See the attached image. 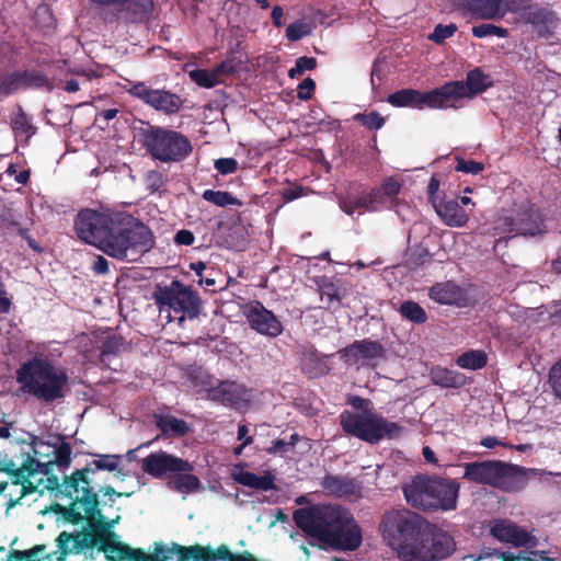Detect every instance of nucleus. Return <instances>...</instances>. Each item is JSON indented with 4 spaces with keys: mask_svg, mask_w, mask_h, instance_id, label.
<instances>
[{
    "mask_svg": "<svg viewBox=\"0 0 561 561\" xmlns=\"http://www.w3.org/2000/svg\"><path fill=\"white\" fill-rule=\"evenodd\" d=\"M140 561H184V554L178 546L157 545L153 553L141 551Z\"/></svg>",
    "mask_w": 561,
    "mask_h": 561,
    "instance_id": "obj_34",
    "label": "nucleus"
},
{
    "mask_svg": "<svg viewBox=\"0 0 561 561\" xmlns=\"http://www.w3.org/2000/svg\"><path fill=\"white\" fill-rule=\"evenodd\" d=\"M156 424L162 433L172 436H182L188 432L187 423L172 415L158 416L156 419Z\"/></svg>",
    "mask_w": 561,
    "mask_h": 561,
    "instance_id": "obj_37",
    "label": "nucleus"
},
{
    "mask_svg": "<svg viewBox=\"0 0 561 561\" xmlns=\"http://www.w3.org/2000/svg\"><path fill=\"white\" fill-rule=\"evenodd\" d=\"M152 299L160 313H167L172 320V313L183 322L185 318L193 319L199 314L201 299L198 295L180 280H172L169 285H157Z\"/></svg>",
    "mask_w": 561,
    "mask_h": 561,
    "instance_id": "obj_8",
    "label": "nucleus"
},
{
    "mask_svg": "<svg viewBox=\"0 0 561 561\" xmlns=\"http://www.w3.org/2000/svg\"><path fill=\"white\" fill-rule=\"evenodd\" d=\"M20 391L33 396L41 402L64 399L69 391L67 373L53 362L33 357L16 370Z\"/></svg>",
    "mask_w": 561,
    "mask_h": 561,
    "instance_id": "obj_3",
    "label": "nucleus"
},
{
    "mask_svg": "<svg viewBox=\"0 0 561 561\" xmlns=\"http://www.w3.org/2000/svg\"><path fill=\"white\" fill-rule=\"evenodd\" d=\"M90 472H94V470L91 468L77 470L62 483V492L72 499L70 512L77 519L90 520L96 512L98 496L88 479Z\"/></svg>",
    "mask_w": 561,
    "mask_h": 561,
    "instance_id": "obj_10",
    "label": "nucleus"
},
{
    "mask_svg": "<svg viewBox=\"0 0 561 561\" xmlns=\"http://www.w3.org/2000/svg\"><path fill=\"white\" fill-rule=\"evenodd\" d=\"M354 119L370 129H379L383 126L385 123V119L377 112L356 114L354 115Z\"/></svg>",
    "mask_w": 561,
    "mask_h": 561,
    "instance_id": "obj_47",
    "label": "nucleus"
},
{
    "mask_svg": "<svg viewBox=\"0 0 561 561\" xmlns=\"http://www.w3.org/2000/svg\"><path fill=\"white\" fill-rule=\"evenodd\" d=\"M214 165H215V169L220 174L226 175V174H231L237 171L238 162L233 158H220L215 161Z\"/></svg>",
    "mask_w": 561,
    "mask_h": 561,
    "instance_id": "obj_54",
    "label": "nucleus"
},
{
    "mask_svg": "<svg viewBox=\"0 0 561 561\" xmlns=\"http://www.w3.org/2000/svg\"><path fill=\"white\" fill-rule=\"evenodd\" d=\"M247 319L250 327L260 334L276 337L283 332L280 321L261 304L251 307L247 313Z\"/></svg>",
    "mask_w": 561,
    "mask_h": 561,
    "instance_id": "obj_23",
    "label": "nucleus"
},
{
    "mask_svg": "<svg viewBox=\"0 0 561 561\" xmlns=\"http://www.w3.org/2000/svg\"><path fill=\"white\" fill-rule=\"evenodd\" d=\"M486 354L481 350H471L460 355L456 363L463 369L477 370L486 365Z\"/></svg>",
    "mask_w": 561,
    "mask_h": 561,
    "instance_id": "obj_39",
    "label": "nucleus"
},
{
    "mask_svg": "<svg viewBox=\"0 0 561 561\" xmlns=\"http://www.w3.org/2000/svg\"><path fill=\"white\" fill-rule=\"evenodd\" d=\"M207 391L211 400L236 409L244 408L250 398L249 391L233 381H221L217 386L210 387Z\"/></svg>",
    "mask_w": 561,
    "mask_h": 561,
    "instance_id": "obj_22",
    "label": "nucleus"
},
{
    "mask_svg": "<svg viewBox=\"0 0 561 561\" xmlns=\"http://www.w3.org/2000/svg\"><path fill=\"white\" fill-rule=\"evenodd\" d=\"M105 557L111 561H140L141 551L127 546L105 543L103 546Z\"/></svg>",
    "mask_w": 561,
    "mask_h": 561,
    "instance_id": "obj_35",
    "label": "nucleus"
},
{
    "mask_svg": "<svg viewBox=\"0 0 561 561\" xmlns=\"http://www.w3.org/2000/svg\"><path fill=\"white\" fill-rule=\"evenodd\" d=\"M311 25L302 20L290 23L286 28V37L290 42H297L311 33Z\"/></svg>",
    "mask_w": 561,
    "mask_h": 561,
    "instance_id": "obj_43",
    "label": "nucleus"
},
{
    "mask_svg": "<svg viewBox=\"0 0 561 561\" xmlns=\"http://www.w3.org/2000/svg\"><path fill=\"white\" fill-rule=\"evenodd\" d=\"M118 215L108 210L82 209L75 221L76 232L82 241L99 249L108 230L115 229Z\"/></svg>",
    "mask_w": 561,
    "mask_h": 561,
    "instance_id": "obj_12",
    "label": "nucleus"
},
{
    "mask_svg": "<svg viewBox=\"0 0 561 561\" xmlns=\"http://www.w3.org/2000/svg\"><path fill=\"white\" fill-rule=\"evenodd\" d=\"M484 164L482 162L473 161V160H465L458 159L456 170L469 174H479L483 171Z\"/></svg>",
    "mask_w": 561,
    "mask_h": 561,
    "instance_id": "obj_53",
    "label": "nucleus"
},
{
    "mask_svg": "<svg viewBox=\"0 0 561 561\" xmlns=\"http://www.w3.org/2000/svg\"><path fill=\"white\" fill-rule=\"evenodd\" d=\"M456 31L457 26L453 23L448 25L438 24L435 26L433 33L428 35V39L436 44H442L446 38L451 37Z\"/></svg>",
    "mask_w": 561,
    "mask_h": 561,
    "instance_id": "obj_46",
    "label": "nucleus"
},
{
    "mask_svg": "<svg viewBox=\"0 0 561 561\" xmlns=\"http://www.w3.org/2000/svg\"><path fill=\"white\" fill-rule=\"evenodd\" d=\"M401 316L414 323H424L427 320L425 310L412 300L404 301L399 309Z\"/></svg>",
    "mask_w": 561,
    "mask_h": 561,
    "instance_id": "obj_41",
    "label": "nucleus"
},
{
    "mask_svg": "<svg viewBox=\"0 0 561 561\" xmlns=\"http://www.w3.org/2000/svg\"><path fill=\"white\" fill-rule=\"evenodd\" d=\"M121 340L116 336H110L103 342L102 346V355L106 356L108 354H114L118 351L121 346Z\"/></svg>",
    "mask_w": 561,
    "mask_h": 561,
    "instance_id": "obj_59",
    "label": "nucleus"
},
{
    "mask_svg": "<svg viewBox=\"0 0 561 561\" xmlns=\"http://www.w3.org/2000/svg\"><path fill=\"white\" fill-rule=\"evenodd\" d=\"M491 535L501 542L527 549L537 546L536 537L526 528L507 519H495L490 525Z\"/></svg>",
    "mask_w": 561,
    "mask_h": 561,
    "instance_id": "obj_16",
    "label": "nucleus"
},
{
    "mask_svg": "<svg viewBox=\"0 0 561 561\" xmlns=\"http://www.w3.org/2000/svg\"><path fill=\"white\" fill-rule=\"evenodd\" d=\"M427 561L442 560L456 550V542L444 529L427 524Z\"/></svg>",
    "mask_w": 561,
    "mask_h": 561,
    "instance_id": "obj_24",
    "label": "nucleus"
},
{
    "mask_svg": "<svg viewBox=\"0 0 561 561\" xmlns=\"http://www.w3.org/2000/svg\"><path fill=\"white\" fill-rule=\"evenodd\" d=\"M316 88V83L311 78H306L299 85H298V98L300 100H309L311 98V94Z\"/></svg>",
    "mask_w": 561,
    "mask_h": 561,
    "instance_id": "obj_57",
    "label": "nucleus"
},
{
    "mask_svg": "<svg viewBox=\"0 0 561 561\" xmlns=\"http://www.w3.org/2000/svg\"><path fill=\"white\" fill-rule=\"evenodd\" d=\"M518 20L531 24L540 36H548L558 25L556 14L546 8L533 5L528 0H516Z\"/></svg>",
    "mask_w": 561,
    "mask_h": 561,
    "instance_id": "obj_15",
    "label": "nucleus"
},
{
    "mask_svg": "<svg viewBox=\"0 0 561 561\" xmlns=\"http://www.w3.org/2000/svg\"><path fill=\"white\" fill-rule=\"evenodd\" d=\"M385 353L386 350L379 342L368 339L355 341L340 351L341 356L348 364L371 363L383 358Z\"/></svg>",
    "mask_w": 561,
    "mask_h": 561,
    "instance_id": "obj_20",
    "label": "nucleus"
},
{
    "mask_svg": "<svg viewBox=\"0 0 561 561\" xmlns=\"http://www.w3.org/2000/svg\"><path fill=\"white\" fill-rule=\"evenodd\" d=\"M231 477L236 482L244 486L261 491L276 490L275 476L270 471H265L264 474L257 476L250 471H245L243 466L238 465L232 468Z\"/></svg>",
    "mask_w": 561,
    "mask_h": 561,
    "instance_id": "obj_25",
    "label": "nucleus"
},
{
    "mask_svg": "<svg viewBox=\"0 0 561 561\" xmlns=\"http://www.w3.org/2000/svg\"><path fill=\"white\" fill-rule=\"evenodd\" d=\"M92 270L96 274H106L108 272V262L103 256L99 255L93 262Z\"/></svg>",
    "mask_w": 561,
    "mask_h": 561,
    "instance_id": "obj_62",
    "label": "nucleus"
},
{
    "mask_svg": "<svg viewBox=\"0 0 561 561\" xmlns=\"http://www.w3.org/2000/svg\"><path fill=\"white\" fill-rule=\"evenodd\" d=\"M283 8L279 7V5H275L272 10V20H273V24L276 26V27H280L283 25V22H282V18H283Z\"/></svg>",
    "mask_w": 561,
    "mask_h": 561,
    "instance_id": "obj_64",
    "label": "nucleus"
},
{
    "mask_svg": "<svg viewBox=\"0 0 561 561\" xmlns=\"http://www.w3.org/2000/svg\"><path fill=\"white\" fill-rule=\"evenodd\" d=\"M400 188L401 184L397 180L388 178L383 181L379 191L381 192L382 198L385 199V197L392 198L397 196L400 192Z\"/></svg>",
    "mask_w": 561,
    "mask_h": 561,
    "instance_id": "obj_55",
    "label": "nucleus"
},
{
    "mask_svg": "<svg viewBox=\"0 0 561 561\" xmlns=\"http://www.w3.org/2000/svg\"><path fill=\"white\" fill-rule=\"evenodd\" d=\"M12 129L15 138L22 141H27L35 134V127L21 111L12 118Z\"/></svg>",
    "mask_w": 561,
    "mask_h": 561,
    "instance_id": "obj_40",
    "label": "nucleus"
},
{
    "mask_svg": "<svg viewBox=\"0 0 561 561\" xmlns=\"http://www.w3.org/2000/svg\"><path fill=\"white\" fill-rule=\"evenodd\" d=\"M472 35L478 38H483L486 36L505 38L508 36V32L506 28L496 26L494 24H480L472 27Z\"/></svg>",
    "mask_w": 561,
    "mask_h": 561,
    "instance_id": "obj_45",
    "label": "nucleus"
},
{
    "mask_svg": "<svg viewBox=\"0 0 561 561\" xmlns=\"http://www.w3.org/2000/svg\"><path fill=\"white\" fill-rule=\"evenodd\" d=\"M549 383L556 397L561 401V360L550 369Z\"/></svg>",
    "mask_w": 561,
    "mask_h": 561,
    "instance_id": "obj_52",
    "label": "nucleus"
},
{
    "mask_svg": "<svg viewBox=\"0 0 561 561\" xmlns=\"http://www.w3.org/2000/svg\"><path fill=\"white\" fill-rule=\"evenodd\" d=\"M455 83H460L465 89L463 99H471L488 87L486 77L479 69L470 71L466 81H455Z\"/></svg>",
    "mask_w": 561,
    "mask_h": 561,
    "instance_id": "obj_36",
    "label": "nucleus"
},
{
    "mask_svg": "<svg viewBox=\"0 0 561 561\" xmlns=\"http://www.w3.org/2000/svg\"><path fill=\"white\" fill-rule=\"evenodd\" d=\"M433 379L435 383L444 387H451L455 383V377L451 371L446 369H436L433 371Z\"/></svg>",
    "mask_w": 561,
    "mask_h": 561,
    "instance_id": "obj_56",
    "label": "nucleus"
},
{
    "mask_svg": "<svg viewBox=\"0 0 561 561\" xmlns=\"http://www.w3.org/2000/svg\"><path fill=\"white\" fill-rule=\"evenodd\" d=\"M321 299L325 300L330 307H339L342 299L347 295V286L341 280L324 278L319 284Z\"/></svg>",
    "mask_w": 561,
    "mask_h": 561,
    "instance_id": "obj_31",
    "label": "nucleus"
},
{
    "mask_svg": "<svg viewBox=\"0 0 561 561\" xmlns=\"http://www.w3.org/2000/svg\"><path fill=\"white\" fill-rule=\"evenodd\" d=\"M124 88L130 95L167 115L176 113L183 104L178 94L161 89H152L145 82L127 81Z\"/></svg>",
    "mask_w": 561,
    "mask_h": 561,
    "instance_id": "obj_13",
    "label": "nucleus"
},
{
    "mask_svg": "<svg viewBox=\"0 0 561 561\" xmlns=\"http://www.w3.org/2000/svg\"><path fill=\"white\" fill-rule=\"evenodd\" d=\"M33 456L28 455L22 466L11 473V483L19 488L18 500L27 494L43 490L45 477L50 473L51 466L66 469L71 463V446L60 435L34 436L31 439Z\"/></svg>",
    "mask_w": 561,
    "mask_h": 561,
    "instance_id": "obj_2",
    "label": "nucleus"
},
{
    "mask_svg": "<svg viewBox=\"0 0 561 561\" xmlns=\"http://www.w3.org/2000/svg\"><path fill=\"white\" fill-rule=\"evenodd\" d=\"M203 198L220 207L239 204L229 193L221 191L206 190L203 193Z\"/></svg>",
    "mask_w": 561,
    "mask_h": 561,
    "instance_id": "obj_44",
    "label": "nucleus"
},
{
    "mask_svg": "<svg viewBox=\"0 0 561 561\" xmlns=\"http://www.w3.org/2000/svg\"><path fill=\"white\" fill-rule=\"evenodd\" d=\"M146 182H147L148 187L152 192H154V191L159 190L163 184L162 174L159 171H154V170L149 171L146 174Z\"/></svg>",
    "mask_w": 561,
    "mask_h": 561,
    "instance_id": "obj_58",
    "label": "nucleus"
},
{
    "mask_svg": "<svg viewBox=\"0 0 561 561\" xmlns=\"http://www.w3.org/2000/svg\"><path fill=\"white\" fill-rule=\"evenodd\" d=\"M145 146L153 158L162 162L183 160L192 151V146L185 136L160 127H151L147 130Z\"/></svg>",
    "mask_w": 561,
    "mask_h": 561,
    "instance_id": "obj_9",
    "label": "nucleus"
},
{
    "mask_svg": "<svg viewBox=\"0 0 561 561\" xmlns=\"http://www.w3.org/2000/svg\"><path fill=\"white\" fill-rule=\"evenodd\" d=\"M433 206L447 226L462 227L468 221V215L455 199L434 198Z\"/></svg>",
    "mask_w": 561,
    "mask_h": 561,
    "instance_id": "obj_26",
    "label": "nucleus"
},
{
    "mask_svg": "<svg viewBox=\"0 0 561 561\" xmlns=\"http://www.w3.org/2000/svg\"><path fill=\"white\" fill-rule=\"evenodd\" d=\"M459 489V483L454 480L416 477L403 486V493L414 507L448 511L456 508Z\"/></svg>",
    "mask_w": 561,
    "mask_h": 561,
    "instance_id": "obj_5",
    "label": "nucleus"
},
{
    "mask_svg": "<svg viewBox=\"0 0 561 561\" xmlns=\"http://www.w3.org/2000/svg\"><path fill=\"white\" fill-rule=\"evenodd\" d=\"M119 457L115 455H101L93 460V465L98 470L114 471L117 469Z\"/></svg>",
    "mask_w": 561,
    "mask_h": 561,
    "instance_id": "obj_51",
    "label": "nucleus"
},
{
    "mask_svg": "<svg viewBox=\"0 0 561 561\" xmlns=\"http://www.w3.org/2000/svg\"><path fill=\"white\" fill-rule=\"evenodd\" d=\"M465 561H554L548 558L545 552H530L525 554H514L511 552H500L497 550L482 551L478 557L467 556Z\"/></svg>",
    "mask_w": 561,
    "mask_h": 561,
    "instance_id": "obj_27",
    "label": "nucleus"
},
{
    "mask_svg": "<svg viewBox=\"0 0 561 561\" xmlns=\"http://www.w3.org/2000/svg\"><path fill=\"white\" fill-rule=\"evenodd\" d=\"M465 89L455 81L434 89L430 92H422L423 108H457L458 102L463 99Z\"/></svg>",
    "mask_w": 561,
    "mask_h": 561,
    "instance_id": "obj_18",
    "label": "nucleus"
},
{
    "mask_svg": "<svg viewBox=\"0 0 561 561\" xmlns=\"http://www.w3.org/2000/svg\"><path fill=\"white\" fill-rule=\"evenodd\" d=\"M388 102L398 107L409 106L423 108L422 92L413 89H403L388 96Z\"/></svg>",
    "mask_w": 561,
    "mask_h": 561,
    "instance_id": "obj_33",
    "label": "nucleus"
},
{
    "mask_svg": "<svg viewBox=\"0 0 561 561\" xmlns=\"http://www.w3.org/2000/svg\"><path fill=\"white\" fill-rule=\"evenodd\" d=\"M424 519L408 510H392L387 512L380 523L383 539L397 551L408 537H411Z\"/></svg>",
    "mask_w": 561,
    "mask_h": 561,
    "instance_id": "obj_11",
    "label": "nucleus"
},
{
    "mask_svg": "<svg viewBox=\"0 0 561 561\" xmlns=\"http://www.w3.org/2000/svg\"><path fill=\"white\" fill-rule=\"evenodd\" d=\"M227 67L228 65L226 62H222L213 70H192L190 72V78L199 87L210 89L220 82V75L227 71Z\"/></svg>",
    "mask_w": 561,
    "mask_h": 561,
    "instance_id": "obj_32",
    "label": "nucleus"
},
{
    "mask_svg": "<svg viewBox=\"0 0 561 561\" xmlns=\"http://www.w3.org/2000/svg\"><path fill=\"white\" fill-rule=\"evenodd\" d=\"M396 553L401 561H427V523L425 520L415 534L402 542Z\"/></svg>",
    "mask_w": 561,
    "mask_h": 561,
    "instance_id": "obj_21",
    "label": "nucleus"
},
{
    "mask_svg": "<svg viewBox=\"0 0 561 561\" xmlns=\"http://www.w3.org/2000/svg\"><path fill=\"white\" fill-rule=\"evenodd\" d=\"M154 244L151 230L131 216L118 215L115 229H110L99 247L108 256L135 262Z\"/></svg>",
    "mask_w": 561,
    "mask_h": 561,
    "instance_id": "obj_4",
    "label": "nucleus"
},
{
    "mask_svg": "<svg viewBox=\"0 0 561 561\" xmlns=\"http://www.w3.org/2000/svg\"><path fill=\"white\" fill-rule=\"evenodd\" d=\"M462 479L477 484H488L507 491L520 490L526 482L525 473L517 466L501 461H474L462 465Z\"/></svg>",
    "mask_w": 561,
    "mask_h": 561,
    "instance_id": "obj_7",
    "label": "nucleus"
},
{
    "mask_svg": "<svg viewBox=\"0 0 561 561\" xmlns=\"http://www.w3.org/2000/svg\"><path fill=\"white\" fill-rule=\"evenodd\" d=\"M294 522L310 537L339 550H355L362 543V531L353 515L337 505L318 504L299 508Z\"/></svg>",
    "mask_w": 561,
    "mask_h": 561,
    "instance_id": "obj_1",
    "label": "nucleus"
},
{
    "mask_svg": "<svg viewBox=\"0 0 561 561\" xmlns=\"http://www.w3.org/2000/svg\"><path fill=\"white\" fill-rule=\"evenodd\" d=\"M194 240H195L194 234L190 230H185V229L178 231L174 237V241L178 244H183V245H191V244H193Z\"/></svg>",
    "mask_w": 561,
    "mask_h": 561,
    "instance_id": "obj_61",
    "label": "nucleus"
},
{
    "mask_svg": "<svg viewBox=\"0 0 561 561\" xmlns=\"http://www.w3.org/2000/svg\"><path fill=\"white\" fill-rule=\"evenodd\" d=\"M468 9L479 19L500 20L506 13H516V0H465Z\"/></svg>",
    "mask_w": 561,
    "mask_h": 561,
    "instance_id": "obj_19",
    "label": "nucleus"
},
{
    "mask_svg": "<svg viewBox=\"0 0 561 561\" xmlns=\"http://www.w3.org/2000/svg\"><path fill=\"white\" fill-rule=\"evenodd\" d=\"M499 220L495 230L499 233H515L536 237L546 233L547 227L539 210H529L518 219L504 218Z\"/></svg>",
    "mask_w": 561,
    "mask_h": 561,
    "instance_id": "obj_17",
    "label": "nucleus"
},
{
    "mask_svg": "<svg viewBox=\"0 0 561 561\" xmlns=\"http://www.w3.org/2000/svg\"><path fill=\"white\" fill-rule=\"evenodd\" d=\"M169 485L183 494H190L198 491L202 488L201 481L196 476L190 474L188 472H183V474H179L171 479Z\"/></svg>",
    "mask_w": 561,
    "mask_h": 561,
    "instance_id": "obj_38",
    "label": "nucleus"
},
{
    "mask_svg": "<svg viewBox=\"0 0 561 561\" xmlns=\"http://www.w3.org/2000/svg\"><path fill=\"white\" fill-rule=\"evenodd\" d=\"M430 297L438 304L460 305L463 300V293L458 285L446 282L431 287Z\"/></svg>",
    "mask_w": 561,
    "mask_h": 561,
    "instance_id": "obj_30",
    "label": "nucleus"
},
{
    "mask_svg": "<svg viewBox=\"0 0 561 561\" xmlns=\"http://www.w3.org/2000/svg\"><path fill=\"white\" fill-rule=\"evenodd\" d=\"M343 431L369 444L398 437L402 427L373 411H344L340 416Z\"/></svg>",
    "mask_w": 561,
    "mask_h": 561,
    "instance_id": "obj_6",
    "label": "nucleus"
},
{
    "mask_svg": "<svg viewBox=\"0 0 561 561\" xmlns=\"http://www.w3.org/2000/svg\"><path fill=\"white\" fill-rule=\"evenodd\" d=\"M350 403L352 404V407H354L355 409H357L358 411H371L370 408H369V404L370 402L366 399H363L360 397H352L350 399Z\"/></svg>",
    "mask_w": 561,
    "mask_h": 561,
    "instance_id": "obj_63",
    "label": "nucleus"
},
{
    "mask_svg": "<svg viewBox=\"0 0 561 561\" xmlns=\"http://www.w3.org/2000/svg\"><path fill=\"white\" fill-rule=\"evenodd\" d=\"M305 195L301 186L286 187L282 192V196L286 202H291Z\"/></svg>",
    "mask_w": 561,
    "mask_h": 561,
    "instance_id": "obj_60",
    "label": "nucleus"
},
{
    "mask_svg": "<svg viewBox=\"0 0 561 561\" xmlns=\"http://www.w3.org/2000/svg\"><path fill=\"white\" fill-rule=\"evenodd\" d=\"M102 5L115 4L130 13L135 21H142L149 16L153 8L152 0H90Z\"/></svg>",
    "mask_w": 561,
    "mask_h": 561,
    "instance_id": "obj_28",
    "label": "nucleus"
},
{
    "mask_svg": "<svg viewBox=\"0 0 561 561\" xmlns=\"http://www.w3.org/2000/svg\"><path fill=\"white\" fill-rule=\"evenodd\" d=\"M141 469L153 478H162L168 473L191 472L194 466L165 451H157L141 459Z\"/></svg>",
    "mask_w": 561,
    "mask_h": 561,
    "instance_id": "obj_14",
    "label": "nucleus"
},
{
    "mask_svg": "<svg viewBox=\"0 0 561 561\" xmlns=\"http://www.w3.org/2000/svg\"><path fill=\"white\" fill-rule=\"evenodd\" d=\"M79 537L80 536H72L71 534L62 531L57 538L58 547L65 552L78 551L79 543L82 542L79 540Z\"/></svg>",
    "mask_w": 561,
    "mask_h": 561,
    "instance_id": "obj_49",
    "label": "nucleus"
},
{
    "mask_svg": "<svg viewBox=\"0 0 561 561\" xmlns=\"http://www.w3.org/2000/svg\"><path fill=\"white\" fill-rule=\"evenodd\" d=\"M385 203L386 201L382 198L381 192L377 190L362 195L356 199V205L369 211L378 210Z\"/></svg>",
    "mask_w": 561,
    "mask_h": 561,
    "instance_id": "obj_42",
    "label": "nucleus"
},
{
    "mask_svg": "<svg viewBox=\"0 0 561 561\" xmlns=\"http://www.w3.org/2000/svg\"><path fill=\"white\" fill-rule=\"evenodd\" d=\"M317 66V60L312 57H299L296 60L295 67L288 71L290 78H296L307 70H312Z\"/></svg>",
    "mask_w": 561,
    "mask_h": 561,
    "instance_id": "obj_48",
    "label": "nucleus"
},
{
    "mask_svg": "<svg viewBox=\"0 0 561 561\" xmlns=\"http://www.w3.org/2000/svg\"><path fill=\"white\" fill-rule=\"evenodd\" d=\"M322 488L331 495L346 496L358 491V483L355 479L343 476L328 474L321 482Z\"/></svg>",
    "mask_w": 561,
    "mask_h": 561,
    "instance_id": "obj_29",
    "label": "nucleus"
},
{
    "mask_svg": "<svg viewBox=\"0 0 561 561\" xmlns=\"http://www.w3.org/2000/svg\"><path fill=\"white\" fill-rule=\"evenodd\" d=\"M298 434H293L290 436V439L289 440H285V439H277L275 442H273L272 446L267 449V453L268 454H279V455H284L286 454L289 449L294 448L295 445L297 444L298 442Z\"/></svg>",
    "mask_w": 561,
    "mask_h": 561,
    "instance_id": "obj_50",
    "label": "nucleus"
}]
</instances>
